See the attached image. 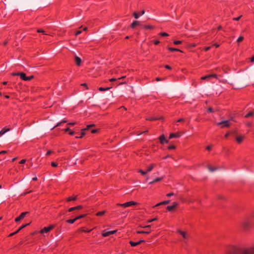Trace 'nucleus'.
I'll list each match as a JSON object with an SVG mask.
<instances>
[{
  "label": "nucleus",
  "instance_id": "1",
  "mask_svg": "<svg viewBox=\"0 0 254 254\" xmlns=\"http://www.w3.org/2000/svg\"><path fill=\"white\" fill-rule=\"evenodd\" d=\"M237 254H254V245L250 247H243L238 249Z\"/></svg>",
  "mask_w": 254,
  "mask_h": 254
},
{
  "label": "nucleus",
  "instance_id": "2",
  "mask_svg": "<svg viewBox=\"0 0 254 254\" xmlns=\"http://www.w3.org/2000/svg\"><path fill=\"white\" fill-rule=\"evenodd\" d=\"M12 75L14 76H19L20 78L24 81H29L34 78L33 75L27 76L25 73L23 72L13 73H12Z\"/></svg>",
  "mask_w": 254,
  "mask_h": 254
},
{
  "label": "nucleus",
  "instance_id": "3",
  "mask_svg": "<svg viewBox=\"0 0 254 254\" xmlns=\"http://www.w3.org/2000/svg\"><path fill=\"white\" fill-rule=\"evenodd\" d=\"M217 126H221V128L228 127L231 125V120H224L216 123Z\"/></svg>",
  "mask_w": 254,
  "mask_h": 254
},
{
  "label": "nucleus",
  "instance_id": "4",
  "mask_svg": "<svg viewBox=\"0 0 254 254\" xmlns=\"http://www.w3.org/2000/svg\"><path fill=\"white\" fill-rule=\"evenodd\" d=\"M137 204V202L134 201H130L128 202H127L124 203H118L117 205L118 206H123L124 207H129L132 205H135Z\"/></svg>",
  "mask_w": 254,
  "mask_h": 254
},
{
  "label": "nucleus",
  "instance_id": "5",
  "mask_svg": "<svg viewBox=\"0 0 254 254\" xmlns=\"http://www.w3.org/2000/svg\"><path fill=\"white\" fill-rule=\"evenodd\" d=\"M54 227V225H50L49 227H44L43 229L40 230V233L41 234L47 233L52 230Z\"/></svg>",
  "mask_w": 254,
  "mask_h": 254
},
{
  "label": "nucleus",
  "instance_id": "6",
  "mask_svg": "<svg viewBox=\"0 0 254 254\" xmlns=\"http://www.w3.org/2000/svg\"><path fill=\"white\" fill-rule=\"evenodd\" d=\"M117 232V230H113V231H107L106 230H105L102 232V235L104 237H106L110 236V235L115 234Z\"/></svg>",
  "mask_w": 254,
  "mask_h": 254
},
{
  "label": "nucleus",
  "instance_id": "7",
  "mask_svg": "<svg viewBox=\"0 0 254 254\" xmlns=\"http://www.w3.org/2000/svg\"><path fill=\"white\" fill-rule=\"evenodd\" d=\"M177 232L179 233L185 240H187L189 238V235L186 231L178 230Z\"/></svg>",
  "mask_w": 254,
  "mask_h": 254
},
{
  "label": "nucleus",
  "instance_id": "8",
  "mask_svg": "<svg viewBox=\"0 0 254 254\" xmlns=\"http://www.w3.org/2000/svg\"><path fill=\"white\" fill-rule=\"evenodd\" d=\"M28 213V212H24L20 214V215L17 218L15 219V221L17 222L23 219L26 216L27 214Z\"/></svg>",
  "mask_w": 254,
  "mask_h": 254
},
{
  "label": "nucleus",
  "instance_id": "9",
  "mask_svg": "<svg viewBox=\"0 0 254 254\" xmlns=\"http://www.w3.org/2000/svg\"><path fill=\"white\" fill-rule=\"evenodd\" d=\"M178 205V203H177L176 202H174L173 203V204L172 205L168 206L167 207V209L169 211H171L174 208H175Z\"/></svg>",
  "mask_w": 254,
  "mask_h": 254
},
{
  "label": "nucleus",
  "instance_id": "10",
  "mask_svg": "<svg viewBox=\"0 0 254 254\" xmlns=\"http://www.w3.org/2000/svg\"><path fill=\"white\" fill-rule=\"evenodd\" d=\"M94 126V125H90L87 126L86 128L81 130V135L80 136H76V138H81L85 134V130L88 129L89 127Z\"/></svg>",
  "mask_w": 254,
  "mask_h": 254
},
{
  "label": "nucleus",
  "instance_id": "11",
  "mask_svg": "<svg viewBox=\"0 0 254 254\" xmlns=\"http://www.w3.org/2000/svg\"><path fill=\"white\" fill-rule=\"evenodd\" d=\"M94 126V125H90L87 126L86 128L81 130V135L80 136H76V138H81L85 134V130L88 129L89 127Z\"/></svg>",
  "mask_w": 254,
  "mask_h": 254
},
{
  "label": "nucleus",
  "instance_id": "12",
  "mask_svg": "<svg viewBox=\"0 0 254 254\" xmlns=\"http://www.w3.org/2000/svg\"><path fill=\"white\" fill-rule=\"evenodd\" d=\"M159 139L161 144H164V143H168V141L166 139L165 135L164 134L161 135L159 137Z\"/></svg>",
  "mask_w": 254,
  "mask_h": 254
},
{
  "label": "nucleus",
  "instance_id": "13",
  "mask_svg": "<svg viewBox=\"0 0 254 254\" xmlns=\"http://www.w3.org/2000/svg\"><path fill=\"white\" fill-rule=\"evenodd\" d=\"M82 208H83V206L82 205H78V206H75V207H72L69 208L68 209V212H72L73 210H79V209H82Z\"/></svg>",
  "mask_w": 254,
  "mask_h": 254
},
{
  "label": "nucleus",
  "instance_id": "14",
  "mask_svg": "<svg viewBox=\"0 0 254 254\" xmlns=\"http://www.w3.org/2000/svg\"><path fill=\"white\" fill-rule=\"evenodd\" d=\"M181 136L180 133L177 132V133H171L169 135V138L171 139L173 138H178L179 137Z\"/></svg>",
  "mask_w": 254,
  "mask_h": 254
},
{
  "label": "nucleus",
  "instance_id": "15",
  "mask_svg": "<svg viewBox=\"0 0 254 254\" xmlns=\"http://www.w3.org/2000/svg\"><path fill=\"white\" fill-rule=\"evenodd\" d=\"M74 61H75V63L77 65V66H80L81 65V59L78 57V56H75V59H74Z\"/></svg>",
  "mask_w": 254,
  "mask_h": 254
},
{
  "label": "nucleus",
  "instance_id": "16",
  "mask_svg": "<svg viewBox=\"0 0 254 254\" xmlns=\"http://www.w3.org/2000/svg\"><path fill=\"white\" fill-rule=\"evenodd\" d=\"M9 128L4 127L0 131V137L3 135L5 133L10 130Z\"/></svg>",
  "mask_w": 254,
  "mask_h": 254
},
{
  "label": "nucleus",
  "instance_id": "17",
  "mask_svg": "<svg viewBox=\"0 0 254 254\" xmlns=\"http://www.w3.org/2000/svg\"><path fill=\"white\" fill-rule=\"evenodd\" d=\"M139 25H140V24L139 21H134L131 23L130 27L132 28H134L136 26H139Z\"/></svg>",
  "mask_w": 254,
  "mask_h": 254
},
{
  "label": "nucleus",
  "instance_id": "18",
  "mask_svg": "<svg viewBox=\"0 0 254 254\" xmlns=\"http://www.w3.org/2000/svg\"><path fill=\"white\" fill-rule=\"evenodd\" d=\"M244 139V136L242 135L238 136L236 138V141L238 143H241L243 142Z\"/></svg>",
  "mask_w": 254,
  "mask_h": 254
},
{
  "label": "nucleus",
  "instance_id": "19",
  "mask_svg": "<svg viewBox=\"0 0 254 254\" xmlns=\"http://www.w3.org/2000/svg\"><path fill=\"white\" fill-rule=\"evenodd\" d=\"M243 225L245 229H248L250 225V223L248 221H245L243 222Z\"/></svg>",
  "mask_w": 254,
  "mask_h": 254
},
{
  "label": "nucleus",
  "instance_id": "20",
  "mask_svg": "<svg viewBox=\"0 0 254 254\" xmlns=\"http://www.w3.org/2000/svg\"><path fill=\"white\" fill-rule=\"evenodd\" d=\"M76 199H77V196H69L67 198L66 201L68 202L70 201H75L76 200Z\"/></svg>",
  "mask_w": 254,
  "mask_h": 254
},
{
  "label": "nucleus",
  "instance_id": "21",
  "mask_svg": "<svg viewBox=\"0 0 254 254\" xmlns=\"http://www.w3.org/2000/svg\"><path fill=\"white\" fill-rule=\"evenodd\" d=\"M142 28L145 29H152L154 28V27L151 25H142Z\"/></svg>",
  "mask_w": 254,
  "mask_h": 254
},
{
  "label": "nucleus",
  "instance_id": "22",
  "mask_svg": "<svg viewBox=\"0 0 254 254\" xmlns=\"http://www.w3.org/2000/svg\"><path fill=\"white\" fill-rule=\"evenodd\" d=\"M170 202V200H165V201H162V202L157 203V204H156L154 206V207L158 206H159V205H162V204H167L169 203Z\"/></svg>",
  "mask_w": 254,
  "mask_h": 254
},
{
  "label": "nucleus",
  "instance_id": "23",
  "mask_svg": "<svg viewBox=\"0 0 254 254\" xmlns=\"http://www.w3.org/2000/svg\"><path fill=\"white\" fill-rule=\"evenodd\" d=\"M155 164H151L150 165H149V166L148 167V168H147V170H147V172H150L151 171H152V169L155 167Z\"/></svg>",
  "mask_w": 254,
  "mask_h": 254
},
{
  "label": "nucleus",
  "instance_id": "24",
  "mask_svg": "<svg viewBox=\"0 0 254 254\" xmlns=\"http://www.w3.org/2000/svg\"><path fill=\"white\" fill-rule=\"evenodd\" d=\"M162 178H157L156 179H155L154 180H153L152 181L150 182L149 183V184H153V183H155L156 182H159L160 181H161L162 180Z\"/></svg>",
  "mask_w": 254,
  "mask_h": 254
},
{
  "label": "nucleus",
  "instance_id": "25",
  "mask_svg": "<svg viewBox=\"0 0 254 254\" xmlns=\"http://www.w3.org/2000/svg\"><path fill=\"white\" fill-rule=\"evenodd\" d=\"M151 230H149V231H137L136 232V233L137 234H149L150 232H151Z\"/></svg>",
  "mask_w": 254,
  "mask_h": 254
},
{
  "label": "nucleus",
  "instance_id": "26",
  "mask_svg": "<svg viewBox=\"0 0 254 254\" xmlns=\"http://www.w3.org/2000/svg\"><path fill=\"white\" fill-rule=\"evenodd\" d=\"M168 50L171 52L178 51V52H182V51L181 50L177 49V48H175L169 47V48H168Z\"/></svg>",
  "mask_w": 254,
  "mask_h": 254
},
{
  "label": "nucleus",
  "instance_id": "27",
  "mask_svg": "<svg viewBox=\"0 0 254 254\" xmlns=\"http://www.w3.org/2000/svg\"><path fill=\"white\" fill-rule=\"evenodd\" d=\"M129 244L130 245H131V246L132 247H135L136 246H138L140 244V243L139 242H134L133 241H130L129 242Z\"/></svg>",
  "mask_w": 254,
  "mask_h": 254
},
{
  "label": "nucleus",
  "instance_id": "28",
  "mask_svg": "<svg viewBox=\"0 0 254 254\" xmlns=\"http://www.w3.org/2000/svg\"><path fill=\"white\" fill-rule=\"evenodd\" d=\"M111 88V87L104 88V87H99L98 89L100 91H106L109 90Z\"/></svg>",
  "mask_w": 254,
  "mask_h": 254
},
{
  "label": "nucleus",
  "instance_id": "29",
  "mask_svg": "<svg viewBox=\"0 0 254 254\" xmlns=\"http://www.w3.org/2000/svg\"><path fill=\"white\" fill-rule=\"evenodd\" d=\"M92 231V229L91 230H85L84 229V228L82 227V228H80L79 229V231L80 232H90Z\"/></svg>",
  "mask_w": 254,
  "mask_h": 254
},
{
  "label": "nucleus",
  "instance_id": "30",
  "mask_svg": "<svg viewBox=\"0 0 254 254\" xmlns=\"http://www.w3.org/2000/svg\"><path fill=\"white\" fill-rule=\"evenodd\" d=\"M254 113L253 112H250L245 116V118H248L251 116H254Z\"/></svg>",
  "mask_w": 254,
  "mask_h": 254
},
{
  "label": "nucleus",
  "instance_id": "31",
  "mask_svg": "<svg viewBox=\"0 0 254 254\" xmlns=\"http://www.w3.org/2000/svg\"><path fill=\"white\" fill-rule=\"evenodd\" d=\"M76 221V219H68L66 221V222L69 224H73Z\"/></svg>",
  "mask_w": 254,
  "mask_h": 254
},
{
  "label": "nucleus",
  "instance_id": "32",
  "mask_svg": "<svg viewBox=\"0 0 254 254\" xmlns=\"http://www.w3.org/2000/svg\"><path fill=\"white\" fill-rule=\"evenodd\" d=\"M105 213V211H99L96 213V215L98 216H101L103 215Z\"/></svg>",
  "mask_w": 254,
  "mask_h": 254
},
{
  "label": "nucleus",
  "instance_id": "33",
  "mask_svg": "<svg viewBox=\"0 0 254 254\" xmlns=\"http://www.w3.org/2000/svg\"><path fill=\"white\" fill-rule=\"evenodd\" d=\"M133 15L135 19H137L139 18L140 14H139L137 12H134L133 13Z\"/></svg>",
  "mask_w": 254,
  "mask_h": 254
},
{
  "label": "nucleus",
  "instance_id": "34",
  "mask_svg": "<svg viewBox=\"0 0 254 254\" xmlns=\"http://www.w3.org/2000/svg\"><path fill=\"white\" fill-rule=\"evenodd\" d=\"M208 76H209V78H211V77H213V78H218V75L215 73L208 74Z\"/></svg>",
  "mask_w": 254,
  "mask_h": 254
},
{
  "label": "nucleus",
  "instance_id": "35",
  "mask_svg": "<svg viewBox=\"0 0 254 254\" xmlns=\"http://www.w3.org/2000/svg\"><path fill=\"white\" fill-rule=\"evenodd\" d=\"M85 216H86V214H82V215H79V216H77L76 217H75V219H76V220H77L78 219L84 218Z\"/></svg>",
  "mask_w": 254,
  "mask_h": 254
},
{
  "label": "nucleus",
  "instance_id": "36",
  "mask_svg": "<svg viewBox=\"0 0 254 254\" xmlns=\"http://www.w3.org/2000/svg\"><path fill=\"white\" fill-rule=\"evenodd\" d=\"M244 40V37L243 36H240L238 39H237V42L240 43L242 42Z\"/></svg>",
  "mask_w": 254,
  "mask_h": 254
},
{
  "label": "nucleus",
  "instance_id": "37",
  "mask_svg": "<svg viewBox=\"0 0 254 254\" xmlns=\"http://www.w3.org/2000/svg\"><path fill=\"white\" fill-rule=\"evenodd\" d=\"M159 35L161 36H168L169 34L165 32H161L159 33Z\"/></svg>",
  "mask_w": 254,
  "mask_h": 254
},
{
  "label": "nucleus",
  "instance_id": "38",
  "mask_svg": "<svg viewBox=\"0 0 254 254\" xmlns=\"http://www.w3.org/2000/svg\"><path fill=\"white\" fill-rule=\"evenodd\" d=\"M182 43V41H180V40H176V41H174V44L175 45L181 44Z\"/></svg>",
  "mask_w": 254,
  "mask_h": 254
},
{
  "label": "nucleus",
  "instance_id": "39",
  "mask_svg": "<svg viewBox=\"0 0 254 254\" xmlns=\"http://www.w3.org/2000/svg\"><path fill=\"white\" fill-rule=\"evenodd\" d=\"M139 172L142 175H145L146 174H147L148 173L147 172V170L144 171H143L142 170H140L139 171Z\"/></svg>",
  "mask_w": 254,
  "mask_h": 254
},
{
  "label": "nucleus",
  "instance_id": "40",
  "mask_svg": "<svg viewBox=\"0 0 254 254\" xmlns=\"http://www.w3.org/2000/svg\"><path fill=\"white\" fill-rule=\"evenodd\" d=\"M209 78H210L209 77L208 74L207 75L204 76H202L201 77V79H202V80H205V79H208Z\"/></svg>",
  "mask_w": 254,
  "mask_h": 254
},
{
  "label": "nucleus",
  "instance_id": "41",
  "mask_svg": "<svg viewBox=\"0 0 254 254\" xmlns=\"http://www.w3.org/2000/svg\"><path fill=\"white\" fill-rule=\"evenodd\" d=\"M242 15H240L237 17H234L233 18V20H235V21H238L240 19V18L242 17Z\"/></svg>",
  "mask_w": 254,
  "mask_h": 254
},
{
  "label": "nucleus",
  "instance_id": "42",
  "mask_svg": "<svg viewBox=\"0 0 254 254\" xmlns=\"http://www.w3.org/2000/svg\"><path fill=\"white\" fill-rule=\"evenodd\" d=\"M175 148L176 146L175 145H170L168 147V149L169 150L174 149Z\"/></svg>",
  "mask_w": 254,
  "mask_h": 254
},
{
  "label": "nucleus",
  "instance_id": "43",
  "mask_svg": "<svg viewBox=\"0 0 254 254\" xmlns=\"http://www.w3.org/2000/svg\"><path fill=\"white\" fill-rule=\"evenodd\" d=\"M158 119H157V118H153V117H150V118H148L146 119V120H149V121H155V120H157Z\"/></svg>",
  "mask_w": 254,
  "mask_h": 254
},
{
  "label": "nucleus",
  "instance_id": "44",
  "mask_svg": "<svg viewBox=\"0 0 254 254\" xmlns=\"http://www.w3.org/2000/svg\"><path fill=\"white\" fill-rule=\"evenodd\" d=\"M207 111L210 113H212L214 112L215 110L213 108L210 107L207 109Z\"/></svg>",
  "mask_w": 254,
  "mask_h": 254
},
{
  "label": "nucleus",
  "instance_id": "45",
  "mask_svg": "<svg viewBox=\"0 0 254 254\" xmlns=\"http://www.w3.org/2000/svg\"><path fill=\"white\" fill-rule=\"evenodd\" d=\"M208 169L210 171L213 172V171L216 170V168H213V167L209 166L208 167Z\"/></svg>",
  "mask_w": 254,
  "mask_h": 254
},
{
  "label": "nucleus",
  "instance_id": "46",
  "mask_svg": "<svg viewBox=\"0 0 254 254\" xmlns=\"http://www.w3.org/2000/svg\"><path fill=\"white\" fill-rule=\"evenodd\" d=\"M37 32L38 33H42L44 35H48L47 33H45V31L43 30H37Z\"/></svg>",
  "mask_w": 254,
  "mask_h": 254
},
{
  "label": "nucleus",
  "instance_id": "47",
  "mask_svg": "<svg viewBox=\"0 0 254 254\" xmlns=\"http://www.w3.org/2000/svg\"><path fill=\"white\" fill-rule=\"evenodd\" d=\"M157 220V218H153V219H149L148 220H147V222L148 223H151L154 221H155V220Z\"/></svg>",
  "mask_w": 254,
  "mask_h": 254
},
{
  "label": "nucleus",
  "instance_id": "48",
  "mask_svg": "<svg viewBox=\"0 0 254 254\" xmlns=\"http://www.w3.org/2000/svg\"><path fill=\"white\" fill-rule=\"evenodd\" d=\"M51 165L53 166V167H57L58 164L56 163V162H52L51 163Z\"/></svg>",
  "mask_w": 254,
  "mask_h": 254
},
{
  "label": "nucleus",
  "instance_id": "49",
  "mask_svg": "<svg viewBox=\"0 0 254 254\" xmlns=\"http://www.w3.org/2000/svg\"><path fill=\"white\" fill-rule=\"evenodd\" d=\"M81 33H82V31L81 30H78V31H76L75 35L77 36V35L80 34Z\"/></svg>",
  "mask_w": 254,
  "mask_h": 254
},
{
  "label": "nucleus",
  "instance_id": "50",
  "mask_svg": "<svg viewBox=\"0 0 254 254\" xmlns=\"http://www.w3.org/2000/svg\"><path fill=\"white\" fill-rule=\"evenodd\" d=\"M174 195V193H173V192H170V193H168L166 194V195L168 197H170V196H173Z\"/></svg>",
  "mask_w": 254,
  "mask_h": 254
},
{
  "label": "nucleus",
  "instance_id": "51",
  "mask_svg": "<svg viewBox=\"0 0 254 254\" xmlns=\"http://www.w3.org/2000/svg\"><path fill=\"white\" fill-rule=\"evenodd\" d=\"M206 149L208 150V151H210L212 149V146L211 145H209V146H207L206 147Z\"/></svg>",
  "mask_w": 254,
  "mask_h": 254
},
{
  "label": "nucleus",
  "instance_id": "52",
  "mask_svg": "<svg viewBox=\"0 0 254 254\" xmlns=\"http://www.w3.org/2000/svg\"><path fill=\"white\" fill-rule=\"evenodd\" d=\"M29 225V223H27V224H25L24 225H22L21 227H20V228H22V229H23L24 228L26 227V226H27L28 225Z\"/></svg>",
  "mask_w": 254,
  "mask_h": 254
},
{
  "label": "nucleus",
  "instance_id": "53",
  "mask_svg": "<svg viewBox=\"0 0 254 254\" xmlns=\"http://www.w3.org/2000/svg\"><path fill=\"white\" fill-rule=\"evenodd\" d=\"M211 48V47H205L204 48V50L205 51H208V50H209Z\"/></svg>",
  "mask_w": 254,
  "mask_h": 254
},
{
  "label": "nucleus",
  "instance_id": "54",
  "mask_svg": "<svg viewBox=\"0 0 254 254\" xmlns=\"http://www.w3.org/2000/svg\"><path fill=\"white\" fill-rule=\"evenodd\" d=\"M66 121H65V120H63V121H62L61 123H58V124L56 125V127L60 126V125L62 123H66Z\"/></svg>",
  "mask_w": 254,
  "mask_h": 254
},
{
  "label": "nucleus",
  "instance_id": "55",
  "mask_svg": "<svg viewBox=\"0 0 254 254\" xmlns=\"http://www.w3.org/2000/svg\"><path fill=\"white\" fill-rule=\"evenodd\" d=\"M153 43L155 45H158L160 43V41L158 40H155L154 41Z\"/></svg>",
  "mask_w": 254,
  "mask_h": 254
},
{
  "label": "nucleus",
  "instance_id": "56",
  "mask_svg": "<svg viewBox=\"0 0 254 254\" xmlns=\"http://www.w3.org/2000/svg\"><path fill=\"white\" fill-rule=\"evenodd\" d=\"M165 67L166 68L168 69H172L170 65H166L165 66Z\"/></svg>",
  "mask_w": 254,
  "mask_h": 254
},
{
  "label": "nucleus",
  "instance_id": "57",
  "mask_svg": "<svg viewBox=\"0 0 254 254\" xmlns=\"http://www.w3.org/2000/svg\"><path fill=\"white\" fill-rule=\"evenodd\" d=\"M117 78H111L109 79V81H111V82H113V81H115L116 80H117Z\"/></svg>",
  "mask_w": 254,
  "mask_h": 254
},
{
  "label": "nucleus",
  "instance_id": "58",
  "mask_svg": "<svg viewBox=\"0 0 254 254\" xmlns=\"http://www.w3.org/2000/svg\"><path fill=\"white\" fill-rule=\"evenodd\" d=\"M25 162H26V160H25V159H22V160H21L20 161V162H19V163H20V164H24V163H25Z\"/></svg>",
  "mask_w": 254,
  "mask_h": 254
},
{
  "label": "nucleus",
  "instance_id": "59",
  "mask_svg": "<svg viewBox=\"0 0 254 254\" xmlns=\"http://www.w3.org/2000/svg\"><path fill=\"white\" fill-rule=\"evenodd\" d=\"M52 153V151L51 150H48V151L47 152L46 155H50V154H51Z\"/></svg>",
  "mask_w": 254,
  "mask_h": 254
},
{
  "label": "nucleus",
  "instance_id": "60",
  "mask_svg": "<svg viewBox=\"0 0 254 254\" xmlns=\"http://www.w3.org/2000/svg\"><path fill=\"white\" fill-rule=\"evenodd\" d=\"M69 134H70V135H74V134L75 132H74V131H70V132H69Z\"/></svg>",
  "mask_w": 254,
  "mask_h": 254
},
{
  "label": "nucleus",
  "instance_id": "61",
  "mask_svg": "<svg viewBox=\"0 0 254 254\" xmlns=\"http://www.w3.org/2000/svg\"><path fill=\"white\" fill-rule=\"evenodd\" d=\"M15 234H16V233H15V232L11 233H10V234L9 235V237L13 236V235H14Z\"/></svg>",
  "mask_w": 254,
  "mask_h": 254
},
{
  "label": "nucleus",
  "instance_id": "62",
  "mask_svg": "<svg viewBox=\"0 0 254 254\" xmlns=\"http://www.w3.org/2000/svg\"><path fill=\"white\" fill-rule=\"evenodd\" d=\"M184 121V119L183 118L180 119L177 121V122H181Z\"/></svg>",
  "mask_w": 254,
  "mask_h": 254
},
{
  "label": "nucleus",
  "instance_id": "63",
  "mask_svg": "<svg viewBox=\"0 0 254 254\" xmlns=\"http://www.w3.org/2000/svg\"><path fill=\"white\" fill-rule=\"evenodd\" d=\"M213 46H215L216 48H218L219 47V45L216 43L214 44Z\"/></svg>",
  "mask_w": 254,
  "mask_h": 254
},
{
  "label": "nucleus",
  "instance_id": "64",
  "mask_svg": "<svg viewBox=\"0 0 254 254\" xmlns=\"http://www.w3.org/2000/svg\"><path fill=\"white\" fill-rule=\"evenodd\" d=\"M251 62H254V56L251 58Z\"/></svg>",
  "mask_w": 254,
  "mask_h": 254
}]
</instances>
